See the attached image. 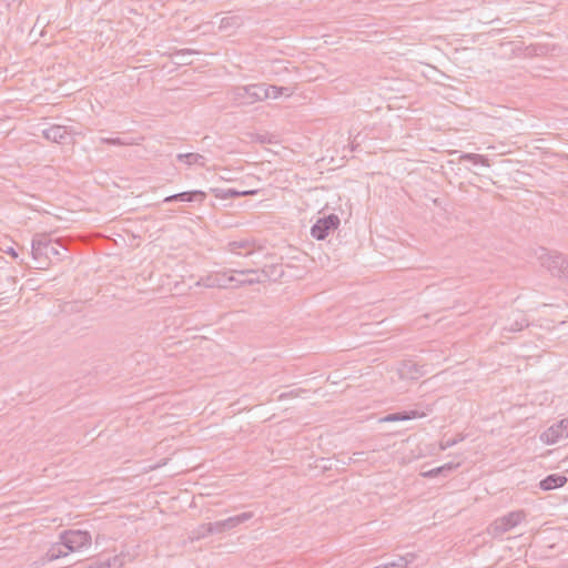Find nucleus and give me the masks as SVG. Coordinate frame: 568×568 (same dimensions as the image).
Instances as JSON below:
<instances>
[{"label":"nucleus","instance_id":"obj_26","mask_svg":"<svg viewBox=\"0 0 568 568\" xmlns=\"http://www.w3.org/2000/svg\"><path fill=\"white\" fill-rule=\"evenodd\" d=\"M224 525H226L225 519L215 521V523H209L206 528H207V531H213L214 534H221V532L230 530V528H226V526H224Z\"/></svg>","mask_w":568,"mask_h":568},{"label":"nucleus","instance_id":"obj_11","mask_svg":"<svg viewBox=\"0 0 568 568\" xmlns=\"http://www.w3.org/2000/svg\"><path fill=\"white\" fill-rule=\"evenodd\" d=\"M424 416H425L424 413H420L416 409L402 410V412H396V413L386 415L385 417L381 418V422H383V423L404 422V420H410V419L419 418V417H424Z\"/></svg>","mask_w":568,"mask_h":568},{"label":"nucleus","instance_id":"obj_17","mask_svg":"<svg viewBox=\"0 0 568 568\" xmlns=\"http://www.w3.org/2000/svg\"><path fill=\"white\" fill-rule=\"evenodd\" d=\"M263 85L262 92H264L263 101L266 99H276L282 94L290 95V89L286 87H277V85H268L266 83H261Z\"/></svg>","mask_w":568,"mask_h":568},{"label":"nucleus","instance_id":"obj_14","mask_svg":"<svg viewBox=\"0 0 568 568\" xmlns=\"http://www.w3.org/2000/svg\"><path fill=\"white\" fill-rule=\"evenodd\" d=\"M176 159L179 162H183L186 165H199V166H205L206 159L204 155L200 153H180L176 155Z\"/></svg>","mask_w":568,"mask_h":568},{"label":"nucleus","instance_id":"obj_7","mask_svg":"<svg viewBox=\"0 0 568 568\" xmlns=\"http://www.w3.org/2000/svg\"><path fill=\"white\" fill-rule=\"evenodd\" d=\"M567 437H568V427L560 426V420H559L558 423H556L552 426H550L549 428H547L541 434L540 439L548 445H554V444L558 443L560 439L567 438Z\"/></svg>","mask_w":568,"mask_h":568},{"label":"nucleus","instance_id":"obj_27","mask_svg":"<svg viewBox=\"0 0 568 568\" xmlns=\"http://www.w3.org/2000/svg\"><path fill=\"white\" fill-rule=\"evenodd\" d=\"M206 527H207V524H203V525L199 526L197 529L194 531L195 538H197V539L205 538L209 535L214 534L213 531H207Z\"/></svg>","mask_w":568,"mask_h":568},{"label":"nucleus","instance_id":"obj_34","mask_svg":"<svg viewBox=\"0 0 568 568\" xmlns=\"http://www.w3.org/2000/svg\"><path fill=\"white\" fill-rule=\"evenodd\" d=\"M7 253H8L9 255H11L12 257H14V258H17V257H18V253H17V251H16L14 248H12V247H10V248L7 251Z\"/></svg>","mask_w":568,"mask_h":568},{"label":"nucleus","instance_id":"obj_33","mask_svg":"<svg viewBox=\"0 0 568 568\" xmlns=\"http://www.w3.org/2000/svg\"><path fill=\"white\" fill-rule=\"evenodd\" d=\"M240 275H248V274H257L258 271L257 270H245V271H239L237 272Z\"/></svg>","mask_w":568,"mask_h":568},{"label":"nucleus","instance_id":"obj_25","mask_svg":"<svg viewBox=\"0 0 568 568\" xmlns=\"http://www.w3.org/2000/svg\"><path fill=\"white\" fill-rule=\"evenodd\" d=\"M197 53V51L193 49H181L176 50L173 55L178 59V64L187 65L192 63V60L190 59L191 55Z\"/></svg>","mask_w":568,"mask_h":568},{"label":"nucleus","instance_id":"obj_24","mask_svg":"<svg viewBox=\"0 0 568 568\" xmlns=\"http://www.w3.org/2000/svg\"><path fill=\"white\" fill-rule=\"evenodd\" d=\"M252 243L248 240H242V241H232L229 243L227 248L230 252L234 254H241V250L250 248L245 255H248L253 252V248H251Z\"/></svg>","mask_w":568,"mask_h":568},{"label":"nucleus","instance_id":"obj_19","mask_svg":"<svg viewBox=\"0 0 568 568\" xmlns=\"http://www.w3.org/2000/svg\"><path fill=\"white\" fill-rule=\"evenodd\" d=\"M459 161H467L473 163L474 165L489 166L488 158L477 153H462L459 155Z\"/></svg>","mask_w":568,"mask_h":568},{"label":"nucleus","instance_id":"obj_2","mask_svg":"<svg viewBox=\"0 0 568 568\" xmlns=\"http://www.w3.org/2000/svg\"><path fill=\"white\" fill-rule=\"evenodd\" d=\"M31 254L38 262L37 268H45L52 258L61 260L58 242L53 241L47 233H38L31 242Z\"/></svg>","mask_w":568,"mask_h":568},{"label":"nucleus","instance_id":"obj_15","mask_svg":"<svg viewBox=\"0 0 568 568\" xmlns=\"http://www.w3.org/2000/svg\"><path fill=\"white\" fill-rule=\"evenodd\" d=\"M415 558L414 554L407 552L405 556H400L397 561L384 562L374 568H407L408 565L414 562Z\"/></svg>","mask_w":568,"mask_h":568},{"label":"nucleus","instance_id":"obj_29","mask_svg":"<svg viewBox=\"0 0 568 568\" xmlns=\"http://www.w3.org/2000/svg\"><path fill=\"white\" fill-rule=\"evenodd\" d=\"M261 280L260 277H246V278H236L235 281V285H252V284H255V283H260Z\"/></svg>","mask_w":568,"mask_h":568},{"label":"nucleus","instance_id":"obj_12","mask_svg":"<svg viewBox=\"0 0 568 568\" xmlns=\"http://www.w3.org/2000/svg\"><path fill=\"white\" fill-rule=\"evenodd\" d=\"M212 193L219 197V199H234L240 196H246L250 194H255V190H248V191H237L235 189H211Z\"/></svg>","mask_w":568,"mask_h":568},{"label":"nucleus","instance_id":"obj_32","mask_svg":"<svg viewBox=\"0 0 568 568\" xmlns=\"http://www.w3.org/2000/svg\"><path fill=\"white\" fill-rule=\"evenodd\" d=\"M298 392H304L303 389H298V390H291V392H287V393H283L280 395V399H284V398H288V397H294V396H297Z\"/></svg>","mask_w":568,"mask_h":568},{"label":"nucleus","instance_id":"obj_22","mask_svg":"<svg viewBox=\"0 0 568 568\" xmlns=\"http://www.w3.org/2000/svg\"><path fill=\"white\" fill-rule=\"evenodd\" d=\"M252 517H253L252 511H245L240 515L226 518L225 526H226V528H230V530H231V529L235 528L236 526H239L240 524H243V523L250 520Z\"/></svg>","mask_w":568,"mask_h":568},{"label":"nucleus","instance_id":"obj_21","mask_svg":"<svg viewBox=\"0 0 568 568\" xmlns=\"http://www.w3.org/2000/svg\"><path fill=\"white\" fill-rule=\"evenodd\" d=\"M243 21L239 16L224 17L220 21V30L237 29L242 26Z\"/></svg>","mask_w":568,"mask_h":568},{"label":"nucleus","instance_id":"obj_18","mask_svg":"<svg viewBox=\"0 0 568 568\" xmlns=\"http://www.w3.org/2000/svg\"><path fill=\"white\" fill-rule=\"evenodd\" d=\"M131 561V556L129 554H120L119 556L113 557V561L108 558L104 562L100 564L98 568H111L114 567H123L124 565Z\"/></svg>","mask_w":568,"mask_h":568},{"label":"nucleus","instance_id":"obj_28","mask_svg":"<svg viewBox=\"0 0 568 568\" xmlns=\"http://www.w3.org/2000/svg\"><path fill=\"white\" fill-rule=\"evenodd\" d=\"M407 368H408V374L410 375L412 378H416L418 375H422L423 372H422V366H418L417 364L415 363H410L408 365H406Z\"/></svg>","mask_w":568,"mask_h":568},{"label":"nucleus","instance_id":"obj_31","mask_svg":"<svg viewBox=\"0 0 568 568\" xmlns=\"http://www.w3.org/2000/svg\"><path fill=\"white\" fill-rule=\"evenodd\" d=\"M462 439H463V437L447 439L445 443H442L440 447H442V449H447V448L456 445Z\"/></svg>","mask_w":568,"mask_h":568},{"label":"nucleus","instance_id":"obj_3","mask_svg":"<svg viewBox=\"0 0 568 568\" xmlns=\"http://www.w3.org/2000/svg\"><path fill=\"white\" fill-rule=\"evenodd\" d=\"M527 515L525 510H514L497 519H495L488 527L487 534L493 538H501L506 532L513 530L520 525Z\"/></svg>","mask_w":568,"mask_h":568},{"label":"nucleus","instance_id":"obj_1","mask_svg":"<svg viewBox=\"0 0 568 568\" xmlns=\"http://www.w3.org/2000/svg\"><path fill=\"white\" fill-rule=\"evenodd\" d=\"M91 534L81 529L64 530L59 536V541L52 544L41 556L40 564L47 565L60 558H65L70 552L80 551L91 545Z\"/></svg>","mask_w":568,"mask_h":568},{"label":"nucleus","instance_id":"obj_9","mask_svg":"<svg viewBox=\"0 0 568 568\" xmlns=\"http://www.w3.org/2000/svg\"><path fill=\"white\" fill-rule=\"evenodd\" d=\"M206 199V193L201 190H193V191H186L176 193L173 195L166 196L162 202L163 203H171V202H199L202 203Z\"/></svg>","mask_w":568,"mask_h":568},{"label":"nucleus","instance_id":"obj_30","mask_svg":"<svg viewBox=\"0 0 568 568\" xmlns=\"http://www.w3.org/2000/svg\"><path fill=\"white\" fill-rule=\"evenodd\" d=\"M103 143L112 144V145H123L124 142L120 138H103L101 140Z\"/></svg>","mask_w":568,"mask_h":568},{"label":"nucleus","instance_id":"obj_13","mask_svg":"<svg viewBox=\"0 0 568 568\" xmlns=\"http://www.w3.org/2000/svg\"><path fill=\"white\" fill-rule=\"evenodd\" d=\"M68 132L64 126L61 125H52L51 128L43 131V136L55 143H63L67 138Z\"/></svg>","mask_w":568,"mask_h":568},{"label":"nucleus","instance_id":"obj_6","mask_svg":"<svg viewBox=\"0 0 568 568\" xmlns=\"http://www.w3.org/2000/svg\"><path fill=\"white\" fill-rule=\"evenodd\" d=\"M339 217L334 213L320 217L312 225L311 235L317 241H323L339 226Z\"/></svg>","mask_w":568,"mask_h":568},{"label":"nucleus","instance_id":"obj_5","mask_svg":"<svg viewBox=\"0 0 568 568\" xmlns=\"http://www.w3.org/2000/svg\"><path fill=\"white\" fill-rule=\"evenodd\" d=\"M542 265L548 268L550 274L568 283V257L562 254H548L542 257Z\"/></svg>","mask_w":568,"mask_h":568},{"label":"nucleus","instance_id":"obj_20","mask_svg":"<svg viewBox=\"0 0 568 568\" xmlns=\"http://www.w3.org/2000/svg\"><path fill=\"white\" fill-rule=\"evenodd\" d=\"M459 466V464L454 463H447L443 466L433 468L428 471L423 473L424 477L433 478L439 475H446L447 473H450L452 470L456 469Z\"/></svg>","mask_w":568,"mask_h":568},{"label":"nucleus","instance_id":"obj_16","mask_svg":"<svg viewBox=\"0 0 568 568\" xmlns=\"http://www.w3.org/2000/svg\"><path fill=\"white\" fill-rule=\"evenodd\" d=\"M209 281V286L229 287L233 286V283H235L236 277H234L233 275H227L226 273H217L213 277H210Z\"/></svg>","mask_w":568,"mask_h":568},{"label":"nucleus","instance_id":"obj_10","mask_svg":"<svg viewBox=\"0 0 568 568\" xmlns=\"http://www.w3.org/2000/svg\"><path fill=\"white\" fill-rule=\"evenodd\" d=\"M568 483V478L561 474H550L540 480V489L548 491L564 487Z\"/></svg>","mask_w":568,"mask_h":568},{"label":"nucleus","instance_id":"obj_35","mask_svg":"<svg viewBox=\"0 0 568 568\" xmlns=\"http://www.w3.org/2000/svg\"><path fill=\"white\" fill-rule=\"evenodd\" d=\"M72 566V564H68L65 566H63L62 568H70Z\"/></svg>","mask_w":568,"mask_h":568},{"label":"nucleus","instance_id":"obj_23","mask_svg":"<svg viewBox=\"0 0 568 568\" xmlns=\"http://www.w3.org/2000/svg\"><path fill=\"white\" fill-rule=\"evenodd\" d=\"M252 517H253L252 511H245L240 515L226 518L225 526H226V528H230V530H231V529L235 528L236 526H239L240 524H243V523L250 520Z\"/></svg>","mask_w":568,"mask_h":568},{"label":"nucleus","instance_id":"obj_4","mask_svg":"<svg viewBox=\"0 0 568 568\" xmlns=\"http://www.w3.org/2000/svg\"><path fill=\"white\" fill-rule=\"evenodd\" d=\"M263 85L254 83L243 87H235L232 90V100L239 105H251L255 102L263 101Z\"/></svg>","mask_w":568,"mask_h":568},{"label":"nucleus","instance_id":"obj_8","mask_svg":"<svg viewBox=\"0 0 568 568\" xmlns=\"http://www.w3.org/2000/svg\"><path fill=\"white\" fill-rule=\"evenodd\" d=\"M528 325L529 321L526 315L520 311H516L506 320V323L503 325V331L509 333L520 332L525 327H528Z\"/></svg>","mask_w":568,"mask_h":568}]
</instances>
